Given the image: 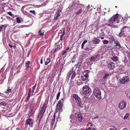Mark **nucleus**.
I'll return each instance as SVG.
<instances>
[{
	"label": "nucleus",
	"mask_w": 130,
	"mask_h": 130,
	"mask_svg": "<svg viewBox=\"0 0 130 130\" xmlns=\"http://www.w3.org/2000/svg\"><path fill=\"white\" fill-rule=\"evenodd\" d=\"M118 17V14H116L111 17L108 21L109 24L107 23H105L106 25L112 28H116L117 26L115 25L118 22L116 21V20Z\"/></svg>",
	"instance_id": "f257e3e1"
},
{
	"label": "nucleus",
	"mask_w": 130,
	"mask_h": 130,
	"mask_svg": "<svg viewBox=\"0 0 130 130\" xmlns=\"http://www.w3.org/2000/svg\"><path fill=\"white\" fill-rule=\"evenodd\" d=\"M82 95L86 98H88L89 95L91 94V89L88 86H84L83 87Z\"/></svg>",
	"instance_id": "f03ea898"
},
{
	"label": "nucleus",
	"mask_w": 130,
	"mask_h": 130,
	"mask_svg": "<svg viewBox=\"0 0 130 130\" xmlns=\"http://www.w3.org/2000/svg\"><path fill=\"white\" fill-rule=\"evenodd\" d=\"M73 98L74 99L75 102L77 105L81 108L83 107V104L81 101V99L76 94H74L73 95Z\"/></svg>",
	"instance_id": "7ed1b4c3"
},
{
	"label": "nucleus",
	"mask_w": 130,
	"mask_h": 130,
	"mask_svg": "<svg viewBox=\"0 0 130 130\" xmlns=\"http://www.w3.org/2000/svg\"><path fill=\"white\" fill-rule=\"evenodd\" d=\"M76 75V72L74 71L73 69H72L71 70H70L68 73L67 76V77L69 79V78L71 76V80L72 81H75V77Z\"/></svg>",
	"instance_id": "20e7f679"
},
{
	"label": "nucleus",
	"mask_w": 130,
	"mask_h": 130,
	"mask_svg": "<svg viewBox=\"0 0 130 130\" xmlns=\"http://www.w3.org/2000/svg\"><path fill=\"white\" fill-rule=\"evenodd\" d=\"M64 99H61L59 101L58 103L57 104L56 106V112H57L59 110L60 111H62V108L63 106V102Z\"/></svg>",
	"instance_id": "39448f33"
},
{
	"label": "nucleus",
	"mask_w": 130,
	"mask_h": 130,
	"mask_svg": "<svg viewBox=\"0 0 130 130\" xmlns=\"http://www.w3.org/2000/svg\"><path fill=\"white\" fill-rule=\"evenodd\" d=\"M93 93L96 98L99 99H102L101 96V95L100 90L98 88H95L93 90Z\"/></svg>",
	"instance_id": "423d86ee"
},
{
	"label": "nucleus",
	"mask_w": 130,
	"mask_h": 130,
	"mask_svg": "<svg viewBox=\"0 0 130 130\" xmlns=\"http://www.w3.org/2000/svg\"><path fill=\"white\" fill-rule=\"evenodd\" d=\"M78 5L77 7H78V8H79L80 7L81 8V9L78 10H76L75 13L76 14L79 15L82 12L83 9H84L85 8L84 7V6L82 4H78ZM85 8H86V7H85Z\"/></svg>",
	"instance_id": "0eeeda50"
},
{
	"label": "nucleus",
	"mask_w": 130,
	"mask_h": 130,
	"mask_svg": "<svg viewBox=\"0 0 130 130\" xmlns=\"http://www.w3.org/2000/svg\"><path fill=\"white\" fill-rule=\"evenodd\" d=\"M75 116L76 118H77L79 121L83 122L84 121V118L83 117L81 113L77 112L75 113Z\"/></svg>",
	"instance_id": "6e6552de"
},
{
	"label": "nucleus",
	"mask_w": 130,
	"mask_h": 130,
	"mask_svg": "<svg viewBox=\"0 0 130 130\" xmlns=\"http://www.w3.org/2000/svg\"><path fill=\"white\" fill-rule=\"evenodd\" d=\"M127 105L126 102L124 101H121L119 104V108L120 109H123L126 107Z\"/></svg>",
	"instance_id": "1a4fd4ad"
},
{
	"label": "nucleus",
	"mask_w": 130,
	"mask_h": 130,
	"mask_svg": "<svg viewBox=\"0 0 130 130\" xmlns=\"http://www.w3.org/2000/svg\"><path fill=\"white\" fill-rule=\"evenodd\" d=\"M33 123V120L31 119H28L26 120V124L28 125L30 127H32Z\"/></svg>",
	"instance_id": "9d476101"
},
{
	"label": "nucleus",
	"mask_w": 130,
	"mask_h": 130,
	"mask_svg": "<svg viewBox=\"0 0 130 130\" xmlns=\"http://www.w3.org/2000/svg\"><path fill=\"white\" fill-rule=\"evenodd\" d=\"M46 108V106L45 104H43V106L42 107L41 109H40L41 110L40 113L41 114H42L43 115L44 114Z\"/></svg>",
	"instance_id": "9b49d317"
},
{
	"label": "nucleus",
	"mask_w": 130,
	"mask_h": 130,
	"mask_svg": "<svg viewBox=\"0 0 130 130\" xmlns=\"http://www.w3.org/2000/svg\"><path fill=\"white\" fill-rule=\"evenodd\" d=\"M61 12V10H60L59 9L58 10L57 12L56 13L55 15L54 16V19L55 20H57V17H59L60 16V13Z\"/></svg>",
	"instance_id": "f8f14e48"
},
{
	"label": "nucleus",
	"mask_w": 130,
	"mask_h": 130,
	"mask_svg": "<svg viewBox=\"0 0 130 130\" xmlns=\"http://www.w3.org/2000/svg\"><path fill=\"white\" fill-rule=\"evenodd\" d=\"M30 62L29 61H26L25 63V67H26V70H29L30 67L29 66Z\"/></svg>",
	"instance_id": "ddd939ff"
},
{
	"label": "nucleus",
	"mask_w": 130,
	"mask_h": 130,
	"mask_svg": "<svg viewBox=\"0 0 130 130\" xmlns=\"http://www.w3.org/2000/svg\"><path fill=\"white\" fill-rule=\"evenodd\" d=\"M108 66L109 68H110L111 69H112L115 67V64L113 62H110L109 63Z\"/></svg>",
	"instance_id": "4468645a"
},
{
	"label": "nucleus",
	"mask_w": 130,
	"mask_h": 130,
	"mask_svg": "<svg viewBox=\"0 0 130 130\" xmlns=\"http://www.w3.org/2000/svg\"><path fill=\"white\" fill-rule=\"evenodd\" d=\"M90 72L89 70H87L84 72L82 74V75L85 76V77L88 78L89 76L88 73Z\"/></svg>",
	"instance_id": "2eb2a0df"
},
{
	"label": "nucleus",
	"mask_w": 130,
	"mask_h": 130,
	"mask_svg": "<svg viewBox=\"0 0 130 130\" xmlns=\"http://www.w3.org/2000/svg\"><path fill=\"white\" fill-rule=\"evenodd\" d=\"M129 80L128 77L127 76H124L122 78L121 81H128Z\"/></svg>",
	"instance_id": "dca6fc26"
},
{
	"label": "nucleus",
	"mask_w": 130,
	"mask_h": 130,
	"mask_svg": "<svg viewBox=\"0 0 130 130\" xmlns=\"http://www.w3.org/2000/svg\"><path fill=\"white\" fill-rule=\"evenodd\" d=\"M93 125L90 123H89L87 125V128L89 130H91L92 128L93 127Z\"/></svg>",
	"instance_id": "f3484780"
},
{
	"label": "nucleus",
	"mask_w": 130,
	"mask_h": 130,
	"mask_svg": "<svg viewBox=\"0 0 130 130\" xmlns=\"http://www.w3.org/2000/svg\"><path fill=\"white\" fill-rule=\"evenodd\" d=\"M109 41L110 43H112L113 41H115V39L112 36H110L109 37Z\"/></svg>",
	"instance_id": "a211bd4d"
},
{
	"label": "nucleus",
	"mask_w": 130,
	"mask_h": 130,
	"mask_svg": "<svg viewBox=\"0 0 130 130\" xmlns=\"http://www.w3.org/2000/svg\"><path fill=\"white\" fill-rule=\"evenodd\" d=\"M7 26V25L6 24L1 25L0 26V31H1L3 30V29H5Z\"/></svg>",
	"instance_id": "6ab92c4d"
},
{
	"label": "nucleus",
	"mask_w": 130,
	"mask_h": 130,
	"mask_svg": "<svg viewBox=\"0 0 130 130\" xmlns=\"http://www.w3.org/2000/svg\"><path fill=\"white\" fill-rule=\"evenodd\" d=\"M111 59L114 61L117 62L118 61L119 58L117 56H113L111 58Z\"/></svg>",
	"instance_id": "aec40b11"
},
{
	"label": "nucleus",
	"mask_w": 130,
	"mask_h": 130,
	"mask_svg": "<svg viewBox=\"0 0 130 130\" xmlns=\"http://www.w3.org/2000/svg\"><path fill=\"white\" fill-rule=\"evenodd\" d=\"M44 61L45 62V65H47L48 63L50 62V60L48 58L47 59H46L45 58H44Z\"/></svg>",
	"instance_id": "412c9836"
},
{
	"label": "nucleus",
	"mask_w": 130,
	"mask_h": 130,
	"mask_svg": "<svg viewBox=\"0 0 130 130\" xmlns=\"http://www.w3.org/2000/svg\"><path fill=\"white\" fill-rule=\"evenodd\" d=\"M55 113L52 119V121L51 124H54V122H55Z\"/></svg>",
	"instance_id": "4be33fe9"
},
{
	"label": "nucleus",
	"mask_w": 130,
	"mask_h": 130,
	"mask_svg": "<svg viewBox=\"0 0 130 130\" xmlns=\"http://www.w3.org/2000/svg\"><path fill=\"white\" fill-rule=\"evenodd\" d=\"M111 75V74L110 73H106V74L103 77V78L104 79H105L107 78L109 76Z\"/></svg>",
	"instance_id": "5701e85b"
},
{
	"label": "nucleus",
	"mask_w": 130,
	"mask_h": 130,
	"mask_svg": "<svg viewBox=\"0 0 130 130\" xmlns=\"http://www.w3.org/2000/svg\"><path fill=\"white\" fill-rule=\"evenodd\" d=\"M97 40H93V43L95 44H98L101 42L100 40L99 39H97Z\"/></svg>",
	"instance_id": "b1692460"
},
{
	"label": "nucleus",
	"mask_w": 130,
	"mask_h": 130,
	"mask_svg": "<svg viewBox=\"0 0 130 130\" xmlns=\"http://www.w3.org/2000/svg\"><path fill=\"white\" fill-rule=\"evenodd\" d=\"M32 110L29 109L28 113L29 117H30L32 115Z\"/></svg>",
	"instance_id": "393cba45"
},
{
	"label": "nucleus",
	"mask_w": 130,
	"mask_h": 130,
	"mask_svg": "<svg viewBox=\"0 0 130 130\" xmlns=\"http://www.w3.org/2000/svg\"><path fill=\"white\" fill-rule=\"evenodd\" d=\"M51 127L50 130H54V129L56 127V125L55 124H51Z\"/></svg>",
	"instance_id": "a878e982"
},
{
	"label": "nucleus",
	"mask_w": 130,
	"mask_h": 130,
	"mask_svg": "<svg viewBox=\"0 0 130 130\" xmlns=\"http://www.w3.org/2000/svg\"><path fill=\"white\" fill-rule=\"evenodd\" d=\"M116 44V46H118L120 48H121V46L120 44L118 42V41H116L115 42Z\"/></svg>",
	"instance_id": "bb28decb"
},
{
	"label": "nucleus",
	"mask_w": 130,
	"mask_h": 130,
	"mask_svg": "<svg viewBox=\"0 0 130 130\" xmlns=\"http://www.w3.org/2000/svg\"><path fill=\"white\" fill-rule=\"evenodd\" d=\"M87 42V40H85L83 41L81 45V47L82 48H83L85 44Z\"/></svg>",
	"instance_id": "cd10ccee"
},
{
	"label": "nucleus",
	"mask_w": 130,
	"mask_h": 130,
	"mask_svg": "<svg viewBox=\"0 0 130 130\" xmlns=\"http://www.w3.org/2000/svg\"><path fill=\"white\" fill-rule=\"evenodd\" d=\"M127 27L126 26H124L121 29V31H122L124 33H125V32L126 30V28Z\"/></svg>",
	"instance_id": "c85d7f7f"
},
{
	"label": "nucleus",
	"mask_w": 130,
	"mask_h": 130,
	"mask_svg": "<svg viewBox=\"0 0 130 130\" xmlns=\"http://www.w3.org/2000/svg\"><path fill=\"white\" fill-rule=\"evenodd\" d=\"M34 103L33 102H32L31 103V104L30 106V109L31 110H33V108L34 106Z\"/></svg>",
	"instance_id": "c756f323"
},
{
	"label": "nucleus",
	"mask_w": 130,
	"mask_h": 130,
	"mask_svg": "<svg viewBox=\"0 0 130 130\" xmlns=\"http://www.w3.org/2000/svg\"><path fill=\"white\" fill-rule=\"evenodd\" d=\"M102 42L104 44H107L109 43V41L106 40H102Z\"/></svg>",
	"instance_id": "7c9ffc66"
},
{
	"label": "nucleus",
	"mask_w": 130,
	"mask_h": 130,
	"mask_svg": "<svg viewBox=\"0 0 130 130\" xmlns=\"http://www.w3.org/2000/svg\"><path fill=\"white\" fill-rule=\"evenodd\" d=\"M9 87H8V88L7 90L5 92V93H9L10 92H11L12 89H9Z\"/></svg>",
	"instance_id": "2f4dec72"
},
{
	"label": "nucleus",
	"mask_w": 130,
	"mask_h": 130,
	"mask_svg": "<svg viewBox=\"0 0 130 130\" xmlns=\"http://www.w3.org/2000/svg\"><path fill=\"white\" fill-rule=\"evenodd\" d=\"M95 60V57L93 56H92L91 57L90 59V61H94Z\"/></svg>",
	"instance_id": "473e14b6"
},
{
	"label": "nucleus",
	"mask_w": 130,
	"mask_h": 130,
	"mask_svg": "<svg viewBox=\"0 0 130 130\" xmlns=\"http://www.w3.org/2000/svg\"><path fill=\"white\" fill-rule=\"evenodd\" d=\"M129 116V114L128 113H126L124 116V119H126Z\"/></svg>",
	"instance_id": "72a5a7b5"
},
{
	"label": "nucleus",
	"mask_w": 130,
	"mask_h": 130,
	"mask_svg": "<svg viewBox=\"0 0 130 130\" xmlns=\"http://www.w3.org/2000/svg\"><path fill=\"white\" fill-rule=\"evenodd\" d=\"M109 130H117V129L115 127L111 126Z\"/></svg>",
	"instance_id": "f704fd0d"
},
{
	"label": "nucleus",
	"mask_w": 130,
	"mask_h": 130,
	"mask_svg": "<svg viewBox=\"0 0 130 130\" xmlns=\"http://www.w3.org/2000/svg\"><path fill=\"white\" fill-rule=\"evenodd\" d=\"M41 30H39V32H38V34L39 35H40L41 36H42L44 35V33L43 32H41Z\"/></svg>",
	"instance_id": "c9c22d12"
},
{
	"label": "nucleus",
	"mask_w": 130,
	"mask_h": 130,
	"mask_svg": "<svg viewBox=\"0 0 130 130\" xmlns=\"http://www.w3.org/2000/svg\"><path fill=\"white\" fill-rule=\"evenodd\" d=\"M6 103H5L4 102H2L1 103H0V105H2L3 106H4L5 105H6Z\"/></svg>",
	"instance_id": "e433bc0d"
},
{
	"label": "nucleus",
	"mask_w": 130,
	"mask_h": 130,
	"mask_svg": "<svg viewBox=\"0 0 130 130\" xmlns=\"http://www.w3.org/2000/svg\"><path fill=\"white\" fill-rule=\"evenodd\" d=\"M100 56V55L99 54H97V55H96V56L95 57V60L96 59L97 60H99V58Z\"/></svg>",
	"instance_id": "4c0bfd02"
},
{
	"label": "nucleus",
	"mask_w": 130,
	"mask_h": 130,
	"mask_svg": "<svg viewBox=\"0 0 130 130\" xmlns=\"http://www.w3.org/2000/svg\"><path fill=\"white\" fill-rule=\"evenodd\" d=\"M82 78L83 80L85 81L88 78L87 77H85V76L82 75Z\"/></svg>",
	"instance_id": "58836bf2"
},
{
	"label": "nucleus",
	"mask_w": 130,
	"mask_h": 130,
	"mask_svg": "<svg viewBox=\"0 0 130 130\" xmlns=\"http://www.w3.org/2000/svg\"><path fill=\"white\" fill-rule=\"evenodd\" d=\"M16 20H17V23H20L21 22L20 20L19 17L17 18L16 19Z\"/></svg>",
	"instance_id": "ea45409f"
},
{
	"label": "nucleus",
	"mask_w": 130,
	"mask_h": 130,
	"mask_svg": "<svg viewBox=\"0 0 130 130\" xmlns=\"http://www.w3.org/2000/svg\"><path fill=\"white\" fill-rule=\"evenodd\" d=\"M125 33H124L123 32H122V31H121L120 32L119 34V35L121 37L122 36H123V35H124V34Z\"/></svg>",
	"instance_id": "a19ab883"
},
{
	"label": "nucleus",
	"mask_w": 130,
	"mask_h": 130,
	"mask_svg": "<svg viewBox=\"0 0 130 130\" xmlns=\"http://www.w3.org/2000/svg\"><path fill=\"white\" fill-rule=\"evenodd\" d=\"M60 92H59L57 94V96H56V99H57L58 100L59 99V97L60 96Z\"/></svg>",
	"instance_id": "79ce46f5"
},
{
	"label": "nucleus",
	"mask_w": 130,
	"mask_h": 130,
	"mask_svg": "<svg viewBox=\"0 0 130 130\" xmlns=\"http://www.w3.org/2000/svg\"><path fill=\"white\" fill-rule=\"evenodd\" d=\"M62 30H63V32L62 33L63 34H63V35H64L65 34V32L66 31V30L65 28H63L62 29Z\"/></svg>",
	"instance_id": "37998d69"
},
{
	"label": "nucleus",
	"mask_w": 130,
	"mask_h": 130,
	"mask_svg": "<svg viewBox=\"0 0 130 130\" xmlns=\"http://www.w3.org/2000/svg\"><path fill=\"white\" fill-rule=\"evenodd\" d=\"M8 14L11 17H12L14 15L13 14H12L11 12H7Z\"/></svg>",
	"instance_id": "c03bdc74"
},
{
	"label": "nucleus",
	"mask_w": 130,
	"mask_h": 130,
	"mask_svg": "<svg viewBox=\"0 0 130 130\" xmlns=\"http://www.w3.org/2000/svg\"><path fill=\"white\" fill-rule=\"evenodd\" d=\"M31 88H29V92L27 96H30V95H31Z\"/></svg>",
	"instance_id": "a18cd8bd"
},
{
	"label": "nucleus",
	"mask_w": 130,
	"mask_h": 130,
	"mask_svg": "<svg viewBox=\"0 0 130 130\" xmlns=\"http://www.w3.org/2000/svg\"><path fill=\"white\" fill-rule=\"evenodd\" d=\"M29 12L30 13H31L34 14L35 15L36 14L34 10H33V11L30 10L29 11Z\"/></svg>",
	"instance_id": "49530a36"
},
{
	"label": "nucleus",
	"mask_w": 130,
	"mask_h": 130,
	"mask_svg": "<svg viewBox=\"0 0 130 130\" xmlns=\"http://www.w3.org/2000/svg\"><path fill=\"white\" fill-rule=\"evenodd\" d=\"M35 89H33L31 91V95L32 96V95L33 94V93L34 92Z\"/></svg>",
	"instance_id": "de8ad7c7"
},
{
	"label": "nucleus",
	"mask_w": 130,
	"mask_h": 130,
	"mask_svg": "<svg viewBox=\"0 0 130 130\" xmlns=\"http://www.w3.org/2000/svg\"><path fill=\"white\" fill-rule=\"evenodd\" d=\"M99 118V116H97L95 117H94V118L93 119H98Z\"/></svg>",
	"instance_id": "09e8293b"
},
{
	"label": "nucleus",
	"mask_w": 130,
	"mask_h": 130,
	"mask_svg": "<svg viewBox=\"0 0 130 130\" xmlns=\"http://www.w3.org/2000/svg\"><path fill=\"white\" fill-rule=\"evenodd\" d=\"M43 57H42L41 59V60H40V63L41 64H42L43 63Z\"/></svg>",
	"instance_id": "8fccbe9b"
},
{
	"label": "nucleus",
	"mask_w": 130,
	"mask_h": 130,
	"mask_svg": "<svg viewBox=\"0 0 130 130\" xmlns=\"http://www.w3.org/2000/svg\"><path fill=\"white\" fill-rule=\"evenodd\" d=\"M30 97L29 96H27V99H26V102H28L29 100V98H30Z\"/></svg>",
	"instance_id": "3c124183"
},
{
	"label": "nucleus",
	"mask_w": 130,
	"mask_h": 130,
	"mask_svg": "<svg viewBox=\"0 0 130 130\" xmlns=\"http://www.w3.org/2000/svg\"><path fill=\"white\" fill-rule=\"evenodd\" d=\"M36 85H37V83L35 84V85L32 87V88L33 89H35V88L36 86Z\"/></svg>",
	"instance_id": "603ef678"
},
{
	"label": "nucleus",
	"mask_w": 130,
	"mask_h": 130,
	"mask_svg": "<svg viewBox=\"0 0 130 130\" xmlns=\"http://www.w3.org/2000/svg\"><path fill=\"white\" fill-rule=\"evenodd\" d=\"M60 40H61V41H63V38H62V37H60V39L59 41L58 42H59Z\"/></svg>",
	"instance_id": "864d4df0"
},
{
	"label": "nucleus",
	"mask_w": 130,
	"mask_h": 130,
	"mask_svg": "<svg viewBox=\"0 0 130 130\" xmlns=\"http://www.w3.org/2000/svg\"><path fill=\"white\" fill-rule=\"evenodd\" d=\"M66 53H65V52H64V51L62 53V55L63 56V55H64Z\"/></svg>",
	"instance_id": "5fc2aeb1"
},
{
	"label": "nucleus",
	"mask_w": 130,
	"mask_h": 130,
	"mask_svg": "<svg viewBox=\"0 0 130 130\" xmlns=\"http://www.w3.org/2000/svg\"><path fill=\"white\" fill-rule=\"evenodd\" d=\"M120 82V83H121L122 84H125V82Z\"/></svg>",
	"instance_id": "6e6d98bb"
},
{
	"label": "nucleus",
	"mask_w": 130,
	"mask_h": 130,
	"mask_svg": "<svg viewBox=\"0 0 130 130\" xmlns=\"http://www.w3.org/2000/svg\"><path fill=\"white\" fill-rule=\"evenodd\" d=\"M8 45L11 48H12V47H13V46L11 45L10 44H8Z\"/></svg>",
	"instance_id": "4d7b16f0"
},
{
	"label": "nucleus",
	"mask_w": 130,
	"mask_h": 130,
	"mask_svg": "<svg viewBox=\"0 0 130 130\" xmlns=\"http://www.w3.org/2000/svg\"><path fill=\"white\" fill-rule=\"evenodd\" d=\"M1 94V93H0ZM2 94V95H1V96H2L3 97H5V95L4 94Z\"/></svg>",
	"instance_id": "13d9d810"
},
{
	"label": "nucleus",
	"mask_w": 130,
	"mask_h": 130,
	"mask_svg": "<svg viewBox=\"0 0 130 130\" xmlns=\"http://www.w3.org/2000/svg\"><path fill=\"white\" fill-rule=\"evenodd\" d=\"M69 48H70L69 46H68L66 50H67L68 51V50H69Z\"/></svg>",
	"instance_id": "bf43d9fd"
},
{
	"label": "nucleus",
	"mask_w": 130,
	"mask_h": 130,
	"mask_svg": "<svg viewBox=\"0 0 130 130\" xmlns=\"http://www.w3.org/2000/svg\"><path fill=\"white\" fill-rule=\"evenodd\" d=\"M64 35H63V34H62L60 36V37H62L63 38V37Z\"/></svg>",
	"instance_id": "052dcab7"
},
{
	"label": "nucleus",
	"mask_w": 130,
	"mask_h": 130,
	"mask_svg": "<svg viewBox=\"0 0 130 130\" xmlns=\"http://www.w3.org/2000/svg\"><path fill=\"white\" fill-rule=\"evenodd\" d=\"M13 48H16V46H15V45H14L13 46Z\"/></svg>",
	"instance_id": "680f3d73"
},
{
	"label": "nucleus",
	"mask_w": 130,
	"mask_h": 130,
	"mask_svg": "<svg viewBox=\"0 0 130 130\" xmlns=\"http://www.w3.org/2000/svg\"><path fill=\"white\" fill-rule=\"evenodd\" d=\"M29 52H30V51L27 54V56H28V57L29 56Z\"/></svg>",
	"instance_id": "e2e57ef3"
},
{
	"label": "nucleus",
	"mask_w": 130,
	"mask_h": 130,
	"mask_svg": "<svg viewBox=\"0 0 130 130\" xmlns=\"http://www.w3.org/2000/svg\"><path fill=\"white\" fill-rule=\"evenodd\" d=\"M9 127H8V128H7L5 130H9Z\"/></svg>",
	"instance_id": "0e129e2a"
},
{
	"label": "nucleus",
	"mask_w": 130,
	"mask_h": 130,
	"mask_svg": "<svg viewBox=\"0 0 130 130\" xmlns=\"http://www.w3.org/2000/svg\"><path fill=\"white\" fill-rule=\"evenodd\" d=\"M67 50L66 49L64 51V52H65V53H66L67 52Z\"/></svg>",
	"instance_id": "69168bd1"
},
{
	"label": "nucleus",
	"mask_w": 130,
	"mask_h": 130,
	"mask_svg": "<svg viewBox=\"0 0 130 130\" xmlns=\"http://www.w3.org/2000/svg\"><path fill=\"white\" fill-rule=\"evenodd\" d=\"M123 130H128L126 128H124L123 129Z\"/></svg>",
	"instance_id": "338daca9"
},
{
	"label": "nucleus",
	"mask_w": 130,
	"mask_h": 130,
	"mask_svg": "<svg viewBox=\"0 0 130 130\" xmlns=\"http://www.w3.org/2000/svg\"><path fill=\"white\" fill-rule=\"evenodd\" d=\"M104 38V37H101V39H103Z\"/></svg>",
	"instance_id": "774afa93"
}]
</instances>
